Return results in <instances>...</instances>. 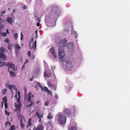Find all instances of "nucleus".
Here are the masks:
<instances>
[{
	"mask_svg": "<svg viewBox=\"0 0 130 130\" xmlns=\"http://www.w3.org/2000/svg\"><path fill=\"white\" fill-rule=\"evenodd\" d=\"M6 86L7 88L11 90L12 95H13L12 89L15 90L17 92V94L15 95L14 97L16 99L17 101L16 102L14 103V105L16 108L15 111L19 112L20 110L21 107V103L20 101V92L19 91L18 92H17V89L14 85L7 84L6 85Z\"/></svg>",
	"mask_w": 130,
	"mask_h": 130,
	"instance_id": "1",
	"label": "nucleus"
},
{
	"mask_svg": "<svg viewBox=\"0 0 130 130\" xmlns=\"http://www.w3.org/2000/svg\"><path fill=\"white\" fill-rule=\"evenodd\" d=\"M56 119L61 124L63 125L66 123V117L65 116L61 113H58L56 116Z\"/></svg>",
	"mask_w": 130,
	"mask_h": 130,
	"instance_id": "2",
	"label": "nucleus"
},
{
	"mask_svg": "<svg viewBox=\"0 0 130 130\" xmlns=\"http://www.w3.org/2000/svg\"><path fill=\"white\" fill-rule=\"evenodd\" d=\"M58 55L59 60L61 62H63L66 60V54L64 48H59Z\"/></svg>",
	"mask_w": 130,
	"mask_h": 130,
	"instance_id": "3",
	"label": "nucleus"
},
{
	"mask_svg": "<svg viewBox=\"0 0 130 130\" xmlns=\"http://www.w3.org/2000/svg\"><path fill=\"white\" fill-rule=\"evenodd\" d=\"M34 84H36L41 89V91H44L45 92H47V93L50 95H52L53 94V92L51 90H49L48 88L44 86V88L41 85L40 83L37 82H35L32 85H34ZM36 86V85H35Z\"/></svg>",
	"mask_w": 130,
	"mask_h": 130,
	"instance_id": "4",
	"label": "nucleus"
},
{
	"mask_svg": "<svg viewBox=\"0 0 130 130\" xmlns=\"http://www.w3.org/2000/svg\"><path fill=\"white\" fill-rule=\"evenodd\" d=\"M63 62L64 63L63 64V67L64 69L68 70L69 71H73V65L71 62L68 61H66V60Z\"/></svg>",
	"mask_w": 130,
	"mask_h": 130,
	"instance_id": "5",
	"label": "nucleus"
},
{
	"mask_svg": "<svg viewBox=\"0 0 130 130\" xmlns=\"http://www.w3.org/2000/svg\"><path fill=\"white\" fill-rule=\"evenodd\" d=\"M45 21L46 23L50 26L54 27L55 26V23L54 21L50 17H46Z\"/></svg>",
	"mask_w": 130,
	"mask_h": 130,
	"instance_id": "6",
	"label": "nucleus"
},
{
	"mask_svg": "<svg viewBox=\"0 0 130 130\" xmlns=\"http://www.w3.org/2000/svg\"><path fill=\"white\" fill-rule=\"evenodd\" d=\"M44 66L45 67V71L44 73V76L45 77L48 78L51 76V73L48 71V66L46 63L44 62Z\"/></svg>",
	"mask_w": 130,
	"mask_h": 130,
	"instance_id": "7",
	"label": "nucleus"
},
{
	"mask_svg": "<svg viewBox=\"0 0 130 130\" xmlns=\"http://www.w3.org/2000/svg\"><path fill=\"white\" fill-rule=\"evenodd\" d=\"M36 41L35 40L34 41L33 38H32L31 39V40L30 42L29 47L31 50L35 51L36 50Z\"/></svg>",
	"mask_w": 130,
	"mask_h": 130,
	"instance_id": "8",
	"label": "nucleus"
},
{
	"mask_svg": "<svg viewBox=\"0 0 130 130\" xmlns=\"http://www.w3.org/2000/svg\"><path fill=\"white\" fill-rule=\"evenodd\" d=\"M34 96V95H32L31 92H30L28 94L27 99L28 104L27 105V107H29L32 105V102L31 101V98L33 97Z\"/></svg>",
	"mask_w": 130,
	"mask_h": 130,
	"instance_id": "9",
	"label": "nucleus"
},
{
	"mask_svg": "<svg viewBox=\"0 0 130 130\" xmlns=\"http://www.w3.org/2000/svg\"><path fill=\"white\" fill-rule=\"evenodd\" d=\"M67 41L66 39H64L61 40L59 42L58 47L59 48H64V47L66 46L67 43Z\"/></svg>",
	"mask_w": 130,
	"mask_h": 130,
	"instance_id": "10",
	"label": "nucleus"
},
{
	"mask_svg": "<svg viewBox=\"0 0 130 130\" xmlns=\"http://www.w3.org/2000/svg\"><path fill=\"white\" fill-rule=\"evenodd\" d=\"M5 50V48L3 47L0 48V58L2 60H5L6 59L5 55L4 54V52Z\"/></svg>",
	"mask_w": 130,
	"mask_h": 130,
	"instance_id": "11",
	"label": "nucleus"
},
{
	"mask_svg": "<svg viewBox=\"0 0 130 130\" xmlns=\"http://www.w3.org/2000/svg\"><path fill=\"white\" fill-rule=\"evenodd\" d=\"M3 102H2L1 103V105L2 107H3V102H4V106L5 108L6 109L8 108V104L7 103V98L6 96H5L2 99Z\"/></svg>",
	"mask_w": 130,
	"mask_h": 130,
	"instance_id": "12",
	"label": "nucleus"
},
{
	"mask_svg": "<svg viewBox=\"0 0 130 130\" xmlns=\"http://www.w3.org/2000/svg\"><path fill=\"white\" fill-rule=\"evenodd\" d=\"M63 114L67 117H70L71 115V112L70 109L66 108L64 109L63 111Z\"/></svg>",
	"mask_w": 130,
	"mask_h": 130,
	"instance_id": "13",
	"label": "nucleus"
},
{
	"mask_svg": "<svg viewBox=\"0 0 130 130\" xmlns=\"http://www.w3.org/2000/svg\"><path fill=\"white\" fill-rule=\"evenodd\" d=\"M49 52L52 54L55 58L57 57V55L55 53L54 49L53 47H52L50 48Z\"/></svg>",
	"mask_w": 130,
	"mask_h": 130,
	"instance_id": "14",
	"label": "nucleus"
},
{
	"mask_svg": "<svg viewBox=\"0 0 130 130\" xmlns=\"http://www.w3.org/2000/svg\"><path fill=\"white\" fill-rule=\"evenodd\" d=\"M67 47L70 51H73L74 49V44L72 43L69 44L68 45Z\"/></svg>",
	"mask_w": 130,
	"mask_h": 130,
	"instance_id": "15",
	"label": "nucleus"
},
{
	"mask_svg": "<svg viewBox=\"0 0 130 130\" xmlns=\"http://www.w3.org/2000/svg\"><path fill=\"white\" fill-rule=\"evenodd\" d=\"M7 66L8 68L9 67L12 70L15 71L16 69L14 68L15 66L14 64L10 63L9 62H8L7 63Z\"/></svg>",
	"mask_w": 130,
	"mask_h": 130,
	"instance_id": "16",
	"label": "nucleus"
},
{
	"mask_svg": "<svg viewBox=\"0 0 130 130\" xmlns=\"http://www.w3.org/2000/svg\"><path fill=\"white\" fill-rule=\"evenodd\" d=\"M36 116H37L39 118V121L40 122L41 120V118H42L43 117L42 114L40 112L38 113V112H37L36 113Z\"/></svg>",
	"mask_w": 130,
	"mask_h": 130,
	"instance_id": "17",
	"label": "nucleus"
},
{
	"mask_svg": "<svg viewBox=\"0 0 130 130\" xmlns=\"http://www.w3.org/2000/svg\"><path fill=\"white\" fill-rule=\"evenodd\" d=\"M47 84L49 87L51 88V89H53L54 90H56V87L55 86L53 85L50 82L48 81Z\"/></svg>",
	"mask_w": 130,
	"mask_h": 130,
	"instance_id": "18",
	"label": "nucleus"
},
{
	"mask_svg": "<svg viewBox=\"0 0 130 130\" xmlns=\"http://www.w3.org/2000/svg\"><path fill=\"white\" fill-rule=\"evenodd\" d=\"M18 118L19 119H20V123L21 125L22 128L23 129L24 128V125L22 123V119H24L23 117V116L21 115V116H20Z\"/></svg>",
	"mask_w": 130,
	"mask_h": 130,
	"instance_id": "19",
	"label": "nucleus"
},
{
	"mask_svg": "<svg viewBox=\"0 0 130 130\" xmlns=\"http://www.w3.org/2000/svg\"><path fill=\"white\" fill-rule=\"evenodd\" d=\"M35 126H34V130H43V127L41 125L37 126L35 129Z\"/></svg>",
	"mask_w": 130,
	"mask_h": 130,
	"instance_id": "20",
	"label": "nucleus"
},
{
	"mask_svg": "<svg viewBox=\"0 0 130 130\" xmlns=\"http://www.w3.org/2000/svg\"><path fill=\"white\" fill-rule=\"evenodd\" d=\"M6 21L8 23H9L10 24H12V22H13L12 17H8L6 19Z\"/></svg>",
	"mask_w": 130,
	"mask_h": 130,
	"instance_id": "21",
	"label": "nucleus"
},
{
	"mask_svg": "<svg viewBox=\"0 0 130 130\" xmlns=\"http://www.w3.org/2000/svg\"><path fill=\"white\" fill-rule=\"evenodd\" d=\"M53 116H52L51 113H49L48 116H47V118L49 119H51L53 118Z\"/></svg>",
	"mask_w": 130,
	"mask_h": 130,
	"instance_id": "22",
	"label": "nucleus"
},
{
	"mask_svg": "<svg viewBox=\"0 0 130 130\" xmlns=\"http://www.w3.org/2000/svg\"><path fill=\"white\" fill-rule=\"evenodd\" d=\"M72 35H73L76 38L77 37V35L76 32L73 30L72 31Z\"/></svg>",
	"mask_w": 130,
	"mask_h": 130,
	"instance_id": "23",
	"label": "nucleus"
},
{
	"mask_svg": "<svg viewBox=\"0 0 130 130\" xmlns=\"http://www.w3.org/2000/svg\"><path fill=\"white\" fill-rule=\"evenodd\" d=\"M69 130H77V129L76 127L72 126L70 127Z\"/></svg>",
	"mask_w": 130,
	"mask_h": 130,
	"instance_id": "24",
	"label": "nucleus"
},
{
	"mask_svg": "<svg viewBox=\"0 0 130 130\" xmlns=\"http://www.w3.org/2000/svg\"><path fill=\"white\" fill-rule=\"evenodd\" d=\"M15 48L16 49V51H17L18 52L19 51L18 50V49H21V47L20 46H19L18 44H17L15 45Z\"/></svg>",
	"mask_w": 130,
	"mask_h": 130,
	"instance_id": "25",
	"label": "nucleus"
},
{
	"mask_svg": "<svg viewBox=\"0 0 130 130\" xmlns=\"http://www.w3.org/2000/svg\"><path fill=\"white\" fill-rule=\"evenodd\" d=\"M34 17L36 18V20L38 21V22H40V18L37 16V15L35 14L34 15Z\"/></svg>",
	"mask_w": 130,
	"mask_h": 130,
	"instance_id": "26",
	"label": "nucleus"
},
{
	"mask_svg": "<svg viewBox=\"0 0 130 130\" xmlns=\"http://www.w3.org/2000/svg\"><path fill=\"white\" fill-rule=\"evenodd\" d=\"M10 75L12 77H13L15 75L14 72L12 71H10Z\"/></svg>",
	"mask_w": 130,
	"mask_h": 130,
	"instance_id": "27",
	"label": "nucleus"
},
{
	"mask_svg": "<svg viewBox=\"0 0 130 130\" xmlns=\"http://www.w3.org/2000/svg\"><path fill=\"white\" fill-rule=\"evenodd\" d=\"M31 119L30 118L29 119L28 121V126H30L31 125Z\"/></svg>",
	"mask_w": 130,
	"mask_h": 130,
	"instance_id": "28",
	"label": "nucleus"
},
{
	"mask_svg": "<svg viewBox=\"0 0 130 130\" xmlns=\"http://www.w3.org/2000/svg\"><path fill=\"white\" fill-rule=\"evenodd\" d=\"M1 34L2 36H6L7 35V34L6 33L1 32Z\"/></svg>",
	"mask_w": 130,
	"mask_h": 130,
	"instance_id": "29",
	"label": "nucleus"
},
{
	"mask_svg": "<svg viewBox=\"0 0 130 130\" xmlns=\"http://www.w3.org/2000/svg\"><path fill=\"white\" fill-rule=\"evenodd\" d=\"M15 129V128L14 126L12 125L11 127V129H10L9 130H14Z\"/></svg>",
	"mask_w": 130,
	"mask_h": 130,
	"instance_id": "30",
	"label": "nucleus"
},
{
	"mask_svg": "<svg viewBox=\"0 0 130 130\" xmlns=\"http://www.w3.org/2000/svg\"><path fill=\"white\" fill-rule=\"evenodd\" d=\"M4 41L7 43H9L10 42V41L8 39L6 38L4 40Z\"/></svg>",
	"mask_w": 130,
	"mask_h": 130,
	"instance_id": "31",
	"label": "nucleus"
},
{
	"mask_svg": "<svg viewBox=\"0 0 130 130\" xmlns=\"http://www.w3.org/2000/svg\"><path fill=\"white\" fill-rule=\"evenodd\" d=\"M20 35H21L20 40H22L23 39V34H22V32H21Z\"/></svg>",
	"mask_w": 130,
	"mask_h": 130,
	"instance_id": "32",
	"label": "nucleus"
},
{
	"mask_svg": "<svg viewBox=\"0 0 130 130\" xmlns=\"http://www.w3.org/2000/svg\"><path fill=\"white\" fill-rule=\"evenodd\" d=\"M7 90L6 89H4L2 91V93L4 94H5L6 92L7 91Z\"/></svg>",
	"mask_w": 130,
	"mask_h": 130,
	"instance_id": "33",
	"label": "nucleus"
},
{
	"mask_svg": "<svg viewBox=\"0 0 130 130\" xmlns=\"http://www.w3.org/2000/svg\"><path fill=\"white\" fill-rule=\"evenodd\" d=\"M5 114L7 116H9L10 114V112H8L6 110H5Z\"/></svg>",
	"mask_w": 130,
	"mask_h": 130,
	"instance_id": "34",
	"label": "nucleus"
},
{
	"mask_svg": "<svg viewBox=\"0 0 130 130\" xmlns=\"http://www.w3.org/2000/svg\"><path fill=\"white\" fill-rule=\"evenodd\" d=\"M3 66H7V63L5 62H3L2 63Z\"/></svg>",
	"mask_w": 130,
	"mask_h": 130,
	"instance_id": "35",
	"label": "nucleus"
},
{
	"mask_svg": "<svg viewBox=\"0 0 130 130\" xmlns=\"http://www.w3.org/2000/svg\"><path fill=\"white\" fill-rule=\"evenodd\" d=\"M5 124L6 126L8 125L10 126L11 125V123L10 122H7Z\"/></svg>",
	"mask_w": 130,
	"mask_h": 130,
	"instance_id": "36",
	"label": "nucleus"
},
{
	"mask_svg": "<svg viewBox=\"0 0 130 130\" xmlns=\"http://www.w3.org/2000/svg\"><path fill=\"white\" fill-rule=\"evenodd\" d=\"M48 103L49 101H47L45 102L44 105L45 106H48Z\"/></svg>",
	"mask_w": 130,
	"mask_h": 130,
	"instance_id": "37",
	"label": "nucleus"
},
{
	"mask_svg": "<svg viewBox=\"0 0 130 130\" xmlns=\"http://www.w3.org/2000/svg\"><path fill=\"white\" fill-rule=\"evenodd\" d=\"M14 36L16 39H17L18 36V35L17 33H16L14 35Z\"/></svg>",
	"mask_w": 130,
	"mask_h": 130,
	"instance_id": "38",
	"label": "nucleus"
},
{
	"mask_svg": "<svg viewBox=\"0 0 130 130\" xmlns=\"http://www.w3.org/2000/svg\"><path fill=\"white\" fill-rule=\"evenodd\" d=\"M11 46H10V44H9L8 46V48L9 50H10L11 49Z\"/></svg>",
	"mask_w": 130,
	"mask_h": 130,
	"instance_id": "39",
	"label": "nucleus"
},
{
	"mask_svg": "<svg viewBox=\"0 0 130 130\" xmlns=\"http://www.w3.org/2000/svg\"><path fill=\"white\" fill-rule=\"evenodd\" d=\"M55 97L56 99H58V95L57 94H55Z\"/></svg>",
	"mask_w": 130,
	"mask_h": 130,
	"instance_id": "40",
	"label": "nucleus"
},
{
	"mask_svg": "<svg viewBox=\"0 0 130 130\" xmlns=\"http://www.w3.org/2000/svg\"><path fill=\"white\" fill-rule=\"evenodd\" d=\"M30 53V52L29 51H28V55L29 57H30L31 56Z\"/></svg>",
	"mask_w": 130,
	"mask_h": 130,
	"instance_id": "41",
	"label": "nucleus"
},
{
	"mask_svg": "<svg viewBox=\"0 0 130 130\" xmlns=\"http://www.w3.org/2000/svg\"><path fill=\"white\" fill-rule=\"evenodd\" d=\"M24 9H25L27 8V7L26 6H24L23 7Z\"/></svg>",
	"mask_w": 130,
	"mask_h": 130,
	"instance_id": "42",
	"label": "nucleus"
},
{
	"mask_svg": "<svg viewBox=\"0 0 130 130\" xmlns=\"http://www.w3.org/2000/svg\"><path fill=\"white\" fill-rule=\"evenodd\" d=\"M15 9H14L13 10V14H11L12 17H13V14L14 13H15Z\"/></svg>",
	"mask_w": 130,
	"mask_h": 130,
	"instance_id": "43",
	"label": "nucleus"
},
{
	"mask_svg": "<svg viewBox=\"0 0 130 130\" xmlns=\"http://www.w3.org/2000/svg\"><path fill=\"white\" fill-rule=\"evenodd\" d=\"M5 11H2L1 13L2 14H3L5 13Z\"/></svg>",
	"mask_w": 130,
	"mask_h": 130,
	"instance_id": "44",
	"label": "nucleus"
},
{
	"mask_svg": "<svg viewBox=\"0 0 130 130\" xmlns=\"http://www.w3.org/2000/svg\"><path fill=\"white\" fill-rule=\"evenodd\" d=\"M28 62V60H26L25 62L24 63V64H26V63H27Z\"/></svg>",
	"mask_w": 130,
	"mask_h": 130,
	"instance_id": "45",
	"label": "nucleus"
},
{
	"mask_svg": "<svg viewBox=\"0 0 130 130\" xmlns=\"http://www.w3.org/2000/svg\"><path fill=\"white\" fill-rule=\"evenodd\" d=\"M34 78V76H32V78H30V81H32V80H33V79Z\"/></svg>",
	"mask_w": 130,
	"mask_h": 130,
	"instance_id": "46",
	"label": "nucleus"
},
{
	"mask_svg": "<svg viewBox=\"0 0 130 130\" xmlns=\"http://www.w3.org/2000/svg\"><path fill=\"white\" fill-rule=\"evenodd\" d=\"M25 65L24 64V65L22 67L21 69L22 70H23V69H24V68H25Z\"/></svg>",
	"mask_w": 130,
	"mask_h": 130,
	"instance_id": "47",
	"label": "nucleus"
},
{
	"mask_svg": "<svg viewBox=\"0 0 130 130\" xmlns=\"http://www.w3.org/2000/svg\"><path fill=\"white\" fill-rule=\"evenodd\" d=\"M39 25H40V23L38 22V23H37V24H36V25L37 26H38V27L39 26Z\"/></svg>",
	"mask_w": 130,
	"mask_h": 130,
	"instance_id": "48",
	"label": "nucleus"
},
{
	"mask_svg": "<svg viewBox=\"0 0 130 130\" xmlns=\"http://www.w3.org/2000/svg\"><path fill=\"white\" fill-rule=\"evenodd\" d=\"M6 34H9V33L8 32V29H7L6 30Z\"/></svg>",
	"mask_w": 130,
	"mask_h": 130,
	"instance_id": "49",
	"label": "nucleus"
},
{
	"mask_svg": "<svg viewBox=\"0 0 130 130\" xmlns=\"http://www.w3.org/2000/svg\"><path fill=\"white\" fill-rule=\"evenodd\" d=\"M38 31V30H36L35 31V33L36 35H37Z\"/></svg>",
	"mask_w": 130,
	"mask_h": 130,
	"instance_id": "50",
	"label": "nucleus"
},
{
	"mask_svg": "<svg viewBox=\"0 0 130 130\" xmlns=\"http://www.w3.org/2000/svg\"><path fill=\"white\" fill-rule=\"evenodd\" d=\"M2 21V19L1 18V16H0V21Z\"/></svg>",
	"mask_w": 130,
	"mask_h": 130,
	"instance_id": "51",
	"label": "nucleus"
},
{
	"mask_svg": "<svg viewBox=\"0 0 130 130\" xmlns=\"http://www.w3.org/2000/svg\"><path fill=\"white\" fill-rule=\"evenodd\" d=\"M3 66L2 65V64H1L0 65V67H1Z\"/></svg>",
	"mask_w": 130,
	"mask_h": 130,
	"instance_id": "52",
	"label": "nucleus"
},
{
	"mask_svg": "<svg viewBox=\"0 0 130 130\" xmlns=\"http://www.w3.org/2000/svg\"><path fill=\"white\" fill-rule=\"evenodd\" d=\"M39 101H38L37 102V103L38 104V103H39Z\"/></svg>",
	"mask_w": 130,
	"mask_h": 130,
	"instance_id": "53",
	"label": "nucleus"
},
{
	"mask_svg": "<svg viewBox=\"0 0 130 130\" xmlns=\"http://www.w3.org/2000/svg\"><path fill=\"white\" fill-rule=\"evenodd\" d=\"M65 31H68V29H67L66 30H65Z\"/></svg>",
	"mask_w": 130,
	"mask_h": 130,
	"instance_id": "54",
	"label": "nucleus"
},
{
	"mask_svg": "<svg viewBox=\"0 0 130 130\" xmlns=\"http://www.w3.org/2000/svg\"><path fill=\"white\" fill-rule=\"evenodd\" d=\"M37 35H36V38H37Z\"/></svg>",
	"mask_w": 130,
	"mask_h": 130,
	"instance_id": "55",
	"label": "nucleus"
},
{
	"mask_svg": "<svg viewBox=\"0 0 130 130\" xmlns=\"http://www.w3.org/2000/svg\"><path fill=\"white\" fill-rule=\"evenodd\" d=\"M34 56L33 57V59H34Z\"/></svg>",
	"mask_w": 130,
	"mask_h": 130,
	"instance_id": "56",
	"label": "nucleus"
},
{
	"mask_svg": "<svg viewBox=\"0 0 130 130\" xmlns=\"http://www.w3.org/2000/svg\"><path fill=\"white\" fill-rule=\"evenodd\" d=\"M8 71H9V68H8Z\"/></svg>",
	"mask_w": 130,
	"mask_h": 130,
	"instance_id": "57",
	"label": "nucleus"
},
{
	"mask_svg": "<svg viewBox=\"0 0 130 130\" xmlns=\"http://www.w3.org/2000/svg\"><path fill=\"white\" fill-rule=\"evenodd\" d=\"M1 63V62L0 61V64Z\"/></svg>",
	"mask_w": 130,
	"mask_h": 130,
	"instance_id": "58",
	"label": "nucleus"
},
{
	"mask_svg": "<svg viewBox=\"0 0 130 130\" xmlns=\"http://www.w3.org/2000/svg\"><path fill=\"white\" fill-rule=\"evenodd\" d=\"M8 10H10V8H9L8 9Z\"/></svg>",
	"mask_w": 130,
	"mask_h": 130,
	"instance_id": "59",
	"label": "nucleus"
},
{
	"mask_svg": "<svg viewBox=\"0 0 130 130\" xmlns=\"http://www.w3.org/2000/svg\"><path fill=\"white\" fill-rule=\"evenodd\" d=\"M36 88H37V86L36 87Z\"/></svg>",
	"mask_w": 130,
	"mask_h": 130,
	"instance_id": "60",
	"label": "nucleus"
},
{
	"mask_svg": "<svg viewBox=\"0 0 130 130\" xmlns=\"http://www.w3.org/2000/svg\"><path fill=\"white\" fill-rule=\"evenodd\" d=\"M71 90V89H70V90H70V91Z\"/></svg>",
	"mask_w": 130,
	"mask_h": 130,
	"instance_id": "61",
	"label": "nucleus"
},
{
	"mask_svg": "<svg viewBox=\"0 0 130 130\" xmlns=\"http://www.w3.org/2000/svg\"><path fill=\"white\" fill-rule=\"evenodd\" d=\"M14 18H13V19L14 20Z\"/></svg>",
	"mask_w": 130,
	"mask_h": 130,
	"instance_id": "62",
	"label": "nucleus"
},
{
	"mask_svg": "<svg viewBox=\"0 0 130 130\" xmlns=\"http://www.w3.org/2000/svg\"><path fill=\"white\" fill-rule=\"evenodd\" d=\"M1 16H3V15H1Z\"/></svg>",
	"mask_w": 130,
	"mask_h": 130,
	"instance_id": "63",
	"label": "nucleus"
}]
</instances>
